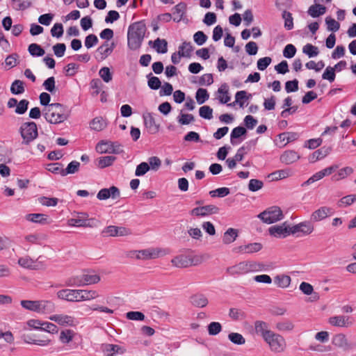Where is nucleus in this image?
Listing matches in <instances>:
<instances>
[{"mask_svg": "<svg viewBox=\"0 0 356 356\" xmlns=\"http://www.w3.org/2000/svg\"><path fill=\"white\" fill-rule=\"evenodd\" d=\"M146 30V25L143 21L134 22L129 26L127 44L130 49L135 51L140 48Z\"/></svg>", "mask_w": 356, "mask_h": 356, "instance_id": "nucleus-1", "label": "nucleus"}, {"mask_svg": "<svg viewBox=\"0 0 356 356\" xmlns=\"http://www.w3.org/2000/svg\"><path fill=\"white\" fill-rule=\"evenodd\" d=\"M42 113L46 120L51 124H59L68 118L66 107L60 103L48 105L43 109Z\"/></svg>", "mask_w": 356, "mask_h": 356, "instance_id": "nucleus-2", "label": "nucleus"}, {"mask_svg": "<svg viewBox=\"0 0 356 356\" xmlns=\"http://www.w3.org/2000/svg\"><path fill=\"white\" fill-rule=\"evenodd\" d=\"M262 266V264L254 261H242L227 268V272L232 276L240 275L252 271L261 270Z\"/></svg>", "mask_w": 356, "mask_h": 356, "instance_id": "nucleus-3", "label": "nucleus"}, {"mask_svg": "<svg viewBox=\"0 0 356 356\" xmlns=\"http://www.w3.org/2000/svg\"><path fill=\"white\" fill-rule=\"evenodd\" d=\"M202 262V258L199 255L180 254L171 260L172 264L177 268H187L197 266Z\"/></svg>", "mask_w": 356, "mask_h": 356, "instance_id": "nucleus-4", "label": "nucleus"}, {"mask_svg": "<svg viewBox=\"0 0 356 356\" xmlns=\"http://www.w3.org/2000/svg\"><path fill=\"white\" fill-rule=\"evenodd\" d=\"M257 217L266 224H272L284 218L282 211L279 207L273 206L260 213Z\"/></svg>", "mask_w": 356, "mask_h": 356, "instance_id": "nucleus-5", "label": "nucleus"}, {"mask_svg": "<svg viewBox=\"0 0 356 356\" xmlns=\"http://www.w3.org/2000/svg\"><path fill=\"white\" fill-rule=\"evenodd\" d=\"M19 133L23 139L22 144L29 145L38 135L37 124L34 122H24L19 128Z\"/></svg>", "mask_w": 356, "mask_h": 356, "instance_id": "nucleus-6", "label": "nucleus"}, {"mask_svg": "<svg viewBox=\"0 0 356 356\" xmlns=\"http://www.w3.org/2000/svg\"><path fill=\"white\" fill-rule=\"evenodd\" d=\"M264 341L268 345L272 352L279 353L283 352L286 348L284 338L274 332H272L267 337H265Z\"/></svg>", "mask_w": 356, "mask_h": 356, "instance_id": "nucleus-7", "label": "nucleus"}, {"mask_svg": "<svg viewBox=\"0 0 356 356\" xmlns=\"http://www.w3.org/2000/svg\"><path fill=\"white\" fill-rule=\"evenodd\" d=\"M193 48L190 42H184L179 47L177 53H173L171 56V60L174 64H178L180 62L181 57H191Z\"/></svg>", "mask_w": 356, "mask_h": 356, "instance_id": "nucleus-8", "label": "nucleus"}, {"mask_svg": "<svg viewBox=\"0 0 356 356\" xmlns=\"http://www.w3.org/2000/svg\"><path fill=\"white\" fill-rule=\"evenodd\" d=\"M102 233L104 236H125L131 234V231L130 229L124 227L109 225L105 227Z\"/></svg>", "mask_w": 356, "mask_h": 356, "instance_id": "nucleus-9", "label": "nucleus"}, {"mask_svg": "<svg viewBox=\"0 0 356 356\" xmlns=\"http://www.w3.org/2000/svg\"><path fill=\"white\" fill-rule=\"evenodd\" d=\"M57 297L69 302L81 301L80 289H62L57 292Z\"/></svg>", "mask_w": 356, "mask_h": 356, "instance_id": "nucleus-10", "label": "nucleus"}, {"mask_svg": "<svg viewBox=\"0 0 356 356\" xmlns=\"http://www.w3.org/2000/svg\"><path fill=\"white\" fill-rule=\"evenodd\" d=\"M220 209L213 204L197 207L191 211V214L196 216H207L218 213Z\"/></svg>", "mask_w": 356, "mask_h": 356, "instance_id": "nucleus-11", "label": "nucleus"}, {"mask_svg": "<svg viewBox=\"0 0 356 356\" xmlns=\"http://www.w3.org/2000/svg\"><path fill=\"white\" fill-rule=\"evenodd\" d=\"M328 323L336 327H348L353 325V320L348 316H334L329 318Z\"/></svg>", "mask_w": 356, "mask_h": 356, "instance_id": "nucleus-12", "label": "nucleus"}, {"mask_svg": "<svg viewBox=\"0 0 356 356\" xmlns=\"http://www.w3.org/2000/svg\"><path fill=\"white\" fill-rule=\"evenodd\" d=\"M160 250L154 248L144 249L141 250L131 251V254H136L137 259L147 260L157 258L159 255Z\"/></svg>", "mask_w": 356, "mask_h": 356, "instance_id": "nucleus-13", "label": "nucleus"}, {"mask_svg": "<svg viewBox=\"0 0 356 356\" xmlns=\"http://www.w3.org/2000/svg\"><path fill=\"white\" fill-rule=\"evenodd\" d=\"M120 192L118 188L116 186H111L109 188H102L101 189L97 195V197L99 200H107L109 197H111L112 199H117L120 197Z\"/></svg>", "mask_w": 356, "mask_h": 356, "instance_id": "nucleus-14", "label": "nucleus"}, {"mask_svg": "<svg viewBox=\"0 0 356 356\" xmlns=\"http://www.w3.org/2000/svg\"><path fill=\"white\" fill-rule=\"evenodd\" d=\"M337 169L336 166H330L312 175L310 178H309L306 181H305L302 186H308L314 182L321 179L325 176L331 175L335 170Z\"/></svg>", "mask_w": 356, "mask_h": 356, "instance_id": "nucleus-15", "label": "nucleus"}, {"mask_svg": "<svg viewBox=\"0 0 356 356\" xmlns=\"http://www.w3.org/2000/svg\"><path fill=\"white\" fill-rule=\"evenodd\" d=\"M263 248V245L260 243H252L246 245H242L234 248L236 252H240L243 254H252L260 251Z\"/></svg>", "mask_w": 356, "mask_h": 356, "instance_id": "nucleus-16", "label": "nucleus"}, {"mask_svg": "<svg viewBox=\"0 0 356 356\" xmlns=\"http://www.w3.org/2000/svg\"><path fill=\"white\" fill-rule=\"evenodd\" d=\"M270 236L276 238H285L289 236L288 227L286 222H284L280 225H274L268 229Z\"/></svg>", "mask_w": 356, "mask_h": 356, "instance_id": "nucleus-17", "label": "nucleus"}, {"mask_svg": "<svg viewBox=\"0 0 356 356\" xmlns=\"http://www.w3.org/2000/svg\"><path fill=\"white\" fill-rule=\"evenodd\" d=\"M332 213V209L327 207H321L314 211L310 217L311 222H318L325 219Z\"/></svg>", "mask_w": 356, "mask_h": 356, "instance_id": "nucleus-18", "label": "nucleus"}, {"mask_svg": "<svg viewBox=\"0 0 356 356\" xmlns=\"http://www.w3.org/2000/svg\"><path fill=\"white\" fill-rule=\"evenodd\" d=\"M49 319L62 326H72L74 325V318L66 314H54L51 316Z\"/></svg>", "mask_w": 356, "mask_h": 356, "instance_id": "nucleus-19", "label": "nucleus"}, {"mask_svg": "<svg viewBox=\"0 0 356 356\" xmlns=\"http://www.w3.org/2000/svg\"><path fill=\"white\" fill-rule=\"evenodd\" d=\"M25 219L28 221L40 225H48L51 222L49 216L44 213H29L26 215Z\"/></svg>", "mask_w": 356, "mask_h": 356, "instance_id": "nucleus-20", "label": "nucleus"}, {"mask_svg": "<svg viewBox=\"0 0 356 356\" xmlns=\"http://www.w3.org/2000/svg\"><path fill=\"white\" fill-rule=\"evenodd\" d=\"M115 47V44L113 42L111 44H109L108 42H104L97 49V53L99 56V59L101 60L106 59L109 55L112 54Z\"/></svg>", "mask_w": 356, "mask_h": 356, "instance_id": "nucleus-21", "label": "nucleus"}, {"mask_svg": "<svg viewBox=\"0 0 356 356\" xmlns=\"http://www.w3.org/2000/svg\"><path fill=\"white\" fill-rule=\"evenodd\" d=\"M110 146H113V144L110 142H104L103 140L99 142L96 146V150L100 154L103 153H113L120 154L122 152L121 145L118 146V149H111Z\"/></svg>", "mask_w": 356, "mask_h": 356, "instance_id": "nucleus-22", "label": "nucleus"}, {"mask_svg": "<svg viewBox=\"0 0 356 356\" xmlns=\"http://www.w3.org/2000/svg\"><path fill=\"white\" fill-rule=\"evenodd\" d=\"M17 263L22 267L31 270H38L42 267L41 264L34 261L29 256L20 257Z\"/></svg>", "mask_w": 356, "mask_h": 356, "instance_id": "nucleus-23", "label": "nucleus"}, {"mask_svg": "<svg viewBox=\"0 0 356 356\" xmlns=\"http://www.w3.org/2000/svg\"><path fill=\"white\" fill-rule=\"evenodd\" d=\"M143 119L145 126L150 134H154L159 131V125L156 124L154 118L152 113H147V114H144Z\"/></svg>", "mask_w": 356, "mask_h": 356, "instance_id": "nucleus-24", "label": "nucleus"}, {"mask_svg": "<svg viewBox=\"0 0 356 356\" xmlns=\"http://www.w3.org/2000/svg\"><path fill=\"white\" fill-rule=\"evenodd\" d=\"M300 155L294 150L284 151L280 156V161L286 165L295 163L300 159Z\"/></svg>", "mask_w": 356, "mask_h": 356, "instance_id": "nucleus-25", "label": "nucleus"}, {"mask_svg": "<svg viewBox=\"0 0 356 356\" xmlns=\"http://www.w3.org/2000/svg\"><path fill=\"white\" fill-rule=\"evenodd\" d=\"M254 330L256 334L261 336L264 340L273 332L269 330L268 323L262 321H257L254 323Z\"/></svg>", "mask_w": 356, "mask_h": 356, "instance_id": "nucleus-26", "label": "nucleus"}, {"mask_svg": "<svg viewBox=\"0 0 356 356\" xmlns=\"http://www.w3.org/2000/svg\"><path fill=\"white\" fill-rule=\"evenodd\" d=\"M332 343L334 346L342 348L343 350H348L350 348V344L344 334L340 333L335 334L332 339Z\"/></svg>", "mask_w": 356, "mask_h": 356, "instance_id": "nucleus-27", "label": "nucleus"}, {"mask_svg": "<svg viewBox=\"0 0 356 356\" xmlns=\"http://www.w3.org/2000/svg\"><path fill=\"white\" fill-rule=\"evenodd\" d=\"M94 219L71 218L69 220V225L74 227H91L94 226Z\"/></svg>", "mask_w": 356, "mask_h": 356, "instance_id": "nucleus-28", "label": "nucleus"}, {"mask_svg": "<svg viewBox=\"0 0 356 356\" xmlns=\"http://www.w3.org/2000/svg\"><path fill=\"white\" fill-rule=\"evenodd\" d=\"M191 302L195 307L202 308L208 305L209 300L204 294L198 293L191 297Z\"/></svg>", "mask_w": 356, "mask_h": 356, "instance_id": "nucleus-29", "label": "nucleus"}, {"mask_svg": "<svg viewBox=\"0 0 356 356\" xmlns=\"http://www.w3.org/2000/svg\"><path fill=\"white\" fill-rule=\"evenodd\" d=\"M55 309V305L50 300H39L38 313H51Z\"/></svg>", "mask_w": 356, "mask_h": 356, "instance_id": "nucleus-30", "label": "nucleus"}, {"mask_svg": "<svg viewBox=\"0 0 356 356\" xmlns=\"http://www.w3.org/2000/svg\"><path fill=\"white\" fill-rule=\"evenodd\" d=\"M325 12L326 7L318 3H315L311 6L307 10L308 15L312 17H318L320 15L325 14Z\"/></svg>", "mask_w": 356, "mask_h": 356, "instance_id": "nucleus-31", "label": "nucleus"}, {"mask_svg": "<svg viewBox=\"0 0 356 356\" xmlns=\"http://www.w3.org/2000/svg\"><path fill=\"white\" fill-rule=\"evenodd\" d=\"M291 175V170L290 169H283L276 170L271 174L269 175V177L271 178L273 181H277L280 179H285Z\"/></svg>", "mask_w": 356, "mask_h": 356, "instance_id": "nucleus-32", "label": "nucleus"}, {"mask_svg": "<svg viewBox=\"0 0 356 356\" xmlns=\"http://www.w3.org/2000/svg\"><path fill=\"white\" fill-rule=\"evenodd\" d=\"M238 236V232L236 229L229 228L222 237V242L225 244H230L233 243Z\"/></svg>", "mask_w": 356, "mask_h": 356, "instance_id": "nucleus-33", "label": "nucleus"}, {"mask_svg": "<svg viewBox=\"0 0 356 356\" xmlns=\"http://www.w3.org/2000/svg\"><path fill=\"white\" fill-rule=\"evenodd\" d=\"M153 48L159 54H165L168 51V42L165 39L157 38L153 42Z\"/></svg>", "mask_w": 356, "mask_h": 356, "instance_id": "nucleus-34", "label": "nucleus"}, {"mask_svg": "<svg viewBox=\"0 0 356 356\" xmlns=\"http://www.w3.org/2000/svg\"><path fill=\"white\" fill-rule=\"evenodd\" d=\"M332 151L331 147H323L316 150L312 156V161L323 159L325 157Z\"/></svg>", "mask_w": 356, "mask_h": 356, "instance_id": "nucleus-35", "label": "nucleus"}, {"mask_svg": "<svg viewBox=\"0 0 356 356\" xmlns=\"http://www.w3.org/2000/svg\"><path fill=\"white\" fill-rule=\"evenodd\" d=\"M275 327L280 332H290L293 330L294 324L290 320H284L277 322L275 325Z\"/></svg>", "mask_w": 356, "mask_h": 356, "instance_id": "nucleus-36", "label": "nucleus"}, {"mask_svg": "<svg viewBox=\"0 0 356 356\" xmlns=\"http://www.w3.org/2000/svg\"><path fill=\"white\" fill-rule=\"evenodd\" d=\"M274 282L279 287L286 288L290 285L291 277L285 275H277L274 278Z\"/></svg>", "mask_w": 356, "mask_h": 356, "instance_id": "nucleus-37", "label": "nucleus"}, {"mask_svg": "<svg viewBox=\"0 0 356 356\" xmlns=\"http://www.w3.org/2000/svg\"><path fill=\"white\" fill-rule=\"evenodd\" d=\"M22 339L25 343H33L41 346H45L49 344L50 340L47 339H34L29 335L24 334Z\"/></svg>", "mask_w": 356, "mask_h": 356, "instance_id": "nucleus-38", "label": "nucleus"}, {"mask_svg": "<svg viewBox=\"0 0 356 356\" xmlns=\"http://www.w3.org/2000/svg\"><path fill=\"white\" fill-rule=\"evenodd\" d=\"M106 126V121L101 117L94 118L90 122L91 129L97 131L103 130Z\"/></svg>", "mask_w": 356, "mask_h": 356, "instance_id": "nucleus-39", "label": "nucleus"}, {"mask_svg": "<svg viewBox=\"0 0 356 356\" xmlns=\"http://www.w3.org/2000/svg\"><path fill=\"white\" fill-rule=\"evenodd\" d=\"M25 91L24 82L21 80H15L10 86V92L13 95H21Z\"/></svg>", "mask_w": 356, "mask_h": 356, "instance_id": "nucleus-40", "label": "nucleus"}, {"mask_svg": "<svg viewBox=\"0 0 356 356\" xmlns=\"http://www.w3.org/2000/svg\"><path fill=\"white\" fill-rule=\"evenodd\" d=\"M246 129L243 127L238 126L234 128L230 135V142L232 145H235L234 139L238 138L241 136L246 134Z\"/></svg>", "mask_w": 356, "mask_h": 356, "instance_id": "nucleus-41", "label": "nucleus"}, {"mask_svg": "<svg viewBox=\"0 0 356 356\" xmlns=\"http://www.w3.org/2000/svg\"><path fill=\"white\" fill-rule=\"evenodd\" d=\"M116 160V157L113 156H105L99 157L97 165L99 168H104L111 166Z\"/></svg>", "mask_w": 356, "mask_h": 356, "instance_id": "nucleus-42", "label": "nucleus"}, {"mask_svg": "<svg viewBox=\"0 0 356 356\" xmlns=\"http://www.w3.org/2000/svg\"><path fill=\"white\" fill-rule=\"evenodd\" d=\"M13 8L16 10H24L31 6V0H12Z\"/></svg>", "mask_w": 356, "mask_h": 356, "instance_id": "nucleus-43", "label": "nucleus"}, {"mask_svg": "<svg viewBox=\"0 0 356 356\" xmlns=\"http://www.w3.org/2000/svg\"><path fill=\"white\" fill-rule=\"evenodd\" d=\"M279 138L286 143L295 141L298 139L300 135L297 132H284L278 135Z\"/></svg>", "mask_w": 356, "mask_h": 356, "instance_id": "nucleus-44", "label": "nucleus"}, {"mask_svg": "<svg viewBox=\"0 0 356 356\" xmlns=\"http://www.w3.org/2000/svg\"><path fill=\"white\" fill-rule=\"evenodd\" d=\"M147 85L152 90H158L161 86V82L160 79L154 76H152V73L147 75Z\"/></svg>", "mask_w": 356, "mask_h": 356, "instance_id": "nucleus-45", "label": "nucleus"}, {"mask_svg": "<svg viewBox=\"0 0 356 356\" xmlns=\"http://www.w3.org/2000/svg\"><path fill=\"white\" fill-rule=\"evenodd\" d=\"M39 300H21L20 305L27 310L38 312Z\"/></svg>", "mask_w": 356, "mask_h": 356, "instance_id": "nucleus-46", "label": "nucleus"}, {"mask_svg": "<svg viewBox=\"0 0 356 356\" xmlns=\"http://www.w3.org/2000/svg\"><path fill=\"white\" fill-rule=\"evenodd\" d=\"M28 50L33 56H42L45 54L44 50L36 43L31 44L29 46Z\"/></svg>", "mask_w": 356, "mask_h": 356, "instance_id": "nucleus-47", "label": "nucleus"}, {"mask_svg": "<svg viewBox=\"0 0 356 356\" xmlns=\"http://www.w3.org/2000/svg\"><path fill=\"white\" fill-rule=\"evenodd\" d=\"M209 98V94L204 88H199L195 94V99L199 104H204Z\"/></svg>", "mask_w": 356, "mask_h": 356, "instance_id": "nucleus-48", "label": "nucleus"}, {"mask_svg": "<svg viewBox=\"0 0 356 356\" xmlns=\"http://www.w3.org/2000/svg\"><path fill=\"white\" fill-rule=\"evenodd\" d=\"M100 281V277L97 274H83V282L85 285L97 284Z\"/></svg>", "mask_w": 356, "mask_h": 356, "instance_id": "nucleus-49", "label": "nucleus"}, {"mask_svg": "<svg viewBox=\"0 0 356 356\" xmlns=\"http://www.w3.org/2000/svg\"><path fill=\"white\" fill-rule=\"evenodd\" d=\"M218 92L219 94L225 95L224 97H219V101L221 104H227L230 101L231 97L228 95V86L226 83H223L218 88Z\"/></svg>", "mask_w": 356, "mask_h": 356, "instance_id": "nucleus-50", "label": "nucleus"}, {"mask_svg": "<svg viewBox=\"0 0 356 356\" xmlns=\"http://www.w3.org/2000/svg\"><path fill=\"white\" fill-rule=\"evenodd\" d=\"M282 17L284 19V28L288 31L293 29V18L292 14L288 11L284 10Z\"/></svg>", "mask_w": 356, "mask_h": 356, "instance_id": "nucleus-51", "label": "nucleus"}, {"mask_svg": "<svg viewBox=\"0 0 356 356\" xmlns=\"http://www.w3.org/2000/svg\"><path fill=\"white\" fill-rule=\"evenodd\" d=\"M229 341L236 345H243L245 343V339L242 334L237 332H231L228 334Z\"/></svg>", "mask_w": 356, "mask_h": 356, "instance_id": "nucleus-52", "label": "nucleus"}, {"mask_svg": "<svg viewBox=\"0 0 356 356\" xmlns=\"http://www.w3.org/2000/svg\"><path fill=\"white\" fill-rule=\"evenodd\" d=\"M81 291V301L90 300L99 296L97 291L94 290H83Z\"/></svg>", "mask_w": 356, "mask_h": 356, "instance_id": "nucleus-53", "label": "nucleus"}, {"mask_svg": "<svg viewBox=\"0 0 356 356\" xmlns=\"http://www.w3.org/2000/svg\"><path fill=\"white\" fill-rule=\"evenodd\" d=\"M80 167V163L76 161H73L70 162L66 168H63V174L64 176L67 175L68 174H74L79 171Z\"/></svg>", "mask_w": 356, "mask_h": 356, "instance_id": "nucleus-54", "label": "nucleus"}, {"mask_svg": "<svg viewBox=\"0 0 356 356\" xmlns=\"http://www.w3.org/2000/svg\"><path fill=\"white\" fill-rule=\"evenodd\" d=\"M302 51L309 58L315 57L319 54L318 47L312 45V44H307L305 45L303 47Z\"/></svg>", "mask_w": 356, "mask_h": 356, "instance_id": "nucleus-55", "label": "nucleus"}, {"mask_svg": "<svg viewBox=\"0 0 356 356\" xmlns=\"http://www.w3.org/2000/svg\"><path fill=\"white\" fill-rule=\"evenodd\" d=\"M355 201L356 195H348L340 199V200L338 202V207H346L351 205Z\"/></svg>", "mask_w": 356, "mask_h": 356, "instance_id": "nucleus-56", "label": "nucleus"}, {"mask_svg": "<svg viewBox=\"0 0 356 356\" xmlns=\"http://www.w3.org/2000/svg\"><path fill=\"white\" fill-rule=\"evenodd\" d=\"M74 336V332L71 330H63L60 334V341L63 343H70Z\"/></svg>", "mask_w": 356, "mask_h": 356, "instance_id": "nucleus-57", "label": "nucleus"}, {"mask_svg": "<svg viewBox=\"0 0 356 356\" xmlns=\"http://www.w3.org/2000/svg\"><path fill=\"white\" fill-rule=\"evenodd\" d=\"M186 9V4L184 3H180L176 5L174 7L173 15H177V17L174 18V21L179 22L182 19V17L184 13V10Z\"/></svg>", "mask_w": 356, "mask_h": 356, "instance_id": "nucleus-58", "label": "nucleus"}, {"mask_svg": "<svg viewBox=\"0 0 356 356\" xmlns=\"http://www.w3.org/2000/svg\"><path fill=\"white\" fill-rule=\"evenodd\" d=\"M325 24L329 31L336 32L340 28V24L331 17L325 18Z\"/></svg>", "mask_w": 356, "mask_h": 356, "instance_id": "nucleus-59", "label": "nucleus"}, {"mask_svg": "<svg viewBox=\"0 0 356 356\" xmlns=\"http://www.w3.org/2000/svg\"><path fill=\"white\" fill-rule=\"evenodd\" d=\"M63 164L60 163H50L47 165V170L54 174L60 175L64 176L63 172Z\"/></svg>", "mask_w": 356, "mask_h": 356, "instance_id": "nucleus-60", "label": "nucleus"}, {"mask_svg": "<svg viewBox=\"0 0 356 356\" xmlns=\"http://www.w3.org/2000/svg\"><path fill=\"white\" fill-rule=\"evenodd\" d=\"M29 102L26 99H22L17 102L15 112L17 114L22 115L26 113L28 109Z\"/></svg>", "mask_w": 356, "mask_h": 356, "instance_id": "nucleus-61", "label": "nucleus"}, {"mask_svg": "<svg viewBox=\"0 0 356 356\" xmlns=\"http://www.w3.org/2000/svg\"><path fill=\"white\" fill-rule=\"evenodd\" d=\"M199 114L202 118L211 120L213 118V109L209 106H203L200 108Z\"/></svg>", "mask_w": 356, "mask_h": 356, "instance_id": "nucleus-62", "label": "nucleus"}, {"mask_svg": "<svg viewBox=\"0 0 356 356\" xmlns=\"http://www.w3.org/2000/svg\"><path fill=\"white\" fill-rule=\"evenodd\" d=\"M335 70L332 67L328 66L322 74V79L328 80L330 82H333L335 79Z\"/></svg>", "mask_w": 356, "mask_h": 356, "instance_id": "nucleus-63", "label": "nucleus"}, {"mask_svg": "<svg viewBox=\"0 0 356 356\" xmlns=\"http://www.w3.org/2000/svg\"><path fill=\"white\" fill-rule=\"evenodd\" d=\"M121 349V347L118 345L106 344L104 348V351L107 353L106 356H114V355L118 353Z\"/></svg>", "mask_w": 356, "mask_h": 356, "instance_id": "nucleus-64", "label": "nucleus"}]
</instances>
